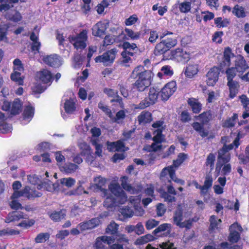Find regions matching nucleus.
Wrapping results in <instances>:
<instances>
[{"instance_id":"nucleus-6","label":"nucleus","mask_w":249,"mask_h":249,"mask_svg":"<svg viewBox=\"0 0 249 249\" xmlns=\"http://www.w3.org/2000/svg\"><path fill=\"white\" fill-rule=\"evenodd\" d=\"M108 194L111 193L118 200V202L124 204L127 200V197L124 192L121 189L119 183L111 182L108 187Z\"/></svg>"},{"instance_id":"nucleus-56","label":"nucleus","mask_w":249,"mask_h":249,"mask_svg":"<svg viewBox=\"0 0 249 249\" xmlns=\"http://www.w3.org/2000/svg\"><path fill=\"white\" fill-rule=\"evenodd\" d=\"M210 229L211 230H214L218 228V225L221 222V219L217 218L214 216L212 215L210 217Z\"/></svg>"},{"instance_id":"nucleus-21","label":"nucleus","mask_w":249,"mask_h":249,"mask_svg":"<svg viewBox=\"0 0 249 249\" xmlns=\"http://www.w3.org/2000/svg\"><path fill=\"white\" fill-rule=\"evenodd\" d=\"M129 202L134 206L135 214L136 216H141L144 213V210L139 206L141 198L139 196H132L129 198Z\"/></svg>"},{"instance_id":"nucleus-25","label":"nucleus","mask_w":249,"mask_h":249,"mask_svg":"<svg viewBox=\"0 0 249 249\" xmlns=\"http://www.w3.org/2000/svg\"><path fill=\"white\" fill-rule=\"evenodd\" d=\"M184 74L189 78H192L197 74L198 72V65L196 64H189L186 66L184 71Z\"/></svg>"},{"instance_id":"nucleus-39","label":"nucleus","mask_w":249,"mask_h":249,"mask_svg":"<svg viewBox=\"0 0 249 249\" xmlns=\"http://www.w3.org/2000/svg\"><path fill=\"white\" fill-rule=\"evenodd\" d=\"M188 103L192 108L194 113H198L201 110V105L198 101L195 98H191L188 100Z\"/></svg>"},{"instance_id":"nucleus-23","label":"nucleus","mask_w":249,"mask_h":249,"mask_svg":"<svg viewBox=\"0 0 249 249\" xmlns=\"http://www.w3.org/2000/svg\"><path fill=\"white\" fill-rule=\"evenodd\" d=\"M101 223L100 219L98 217L94 218L90 220L80 223L78 227L81 231H85L93 229Z\"/></svg>"},{"instance_id":"nucleus-36","label":"nucleus","mask_w":249,"mask_h":249,"mask_svg":"<svg viewBox=\"0 0 249 249\" xmlns=\"http://www.w3.org/2000/svg\"><path fill=\"white\" fill-rule=\"evenodd\" d=\"M152 120L151 114L148 111H142L138 117V121L140 124H145Z\"/></svg>"},{"instance_id":"nucleus-51","label":"nucleus","mask_w":249,"mask_h":249,"mask_svg":"<svg viewBox=\"0 0 249 249\" xmlns=\"http://www.w3.org/2000/svg\"><path fill=\"white\" fill-rule=\"evenodd\" d=\"M187 155L184 153L179 154L177 159L174 161L172 165L177 170V168L187 158Z\"/></svg>"},{"instance_id":"nucleus-26","label":"nucleus","mask_w":249,"mask_h":249,"mask_svg":"<svg viewBox=\"0 0 249 249\" xmlns=\"http://www.w3.org/2000/svg\"><path fill=\"white\" fill-rule=\"evenodd\" d=\"M122 33L124 35V39H131L133 40L139 39L141 35L140 32H135L132 29L127 28H125Z\"/></svg>"},{"instance_id":"nucleus-33","label":"nucleus","mask_w":249,"mask_h":249,"mask_svg":"<svg viewBox=\"0 0 249 249\" xmlns=\"http://www.w3.org/2000/svg\"><path fill=\"white\" fill-rule=\"evenodd\" d=\"M49 215L51 219L54 222H58L64 219L66 216V212L65 210L60 211H53L49 213Z\"/></svg>"},{"instance_id":"nucleus-8","label":"nucleus","mask_w":249,"mask_h":249,"mask_svg":"<svg viewBox=\"0 0 249 249\" xmlns=\"http://www.w3.org/2000/svg\"><path fill=\"white\" fill-rule=\"evenodd\" d=\"M117 53L116 49H111L104 53L102 55L96 57L95 61L96 63H102L104 66L110 65L113 62Z\"/></svg>"},{"instance_id":"nucleus-49","label":"nucleus","mask_w":249,"mask_h":249,"mask_svg":"<svg viewBox=\"0 0 249 249\" xmlns=\"http://www.w3.org/2000/svg\"><path fill=\"white\" fill-rule=\"evenodd\" d=\"M94 182L97 188L102 192V190L104 189L102 187L105 186L106 183V179L101 176H97L94 178Z\"/></svg>"},{"instance_id":"nucleus-53","label":"nucleus","mask_w":249,"mask_h":249,"mask_svg":"<svg viewBox=\"0 0 249 249\" xmlns=\"http://www.w3.org/2000/svg\"><path fill=\"white\" fill-rule=\"evenodd\" d=\"M11 79L19 85L23 84V79L21 78V73L19 72L13 71L11 74Z\"/></svg>"},{"instance_id":"nucleus-10","label":"nucleus","mask_w":249,"mask_h":249,"mask_svg":"<svg viewBox=\"0 0 249 249\" xmlns=\"http://www.w3.org/2000/svg\"><path fill=\"white\" fill-rule=\"evenodd\" d=\"M176 169L174 168V166L171 165L167 167H165L162 170L160 174V178L163 179L164 177H167L169 176L170 178L174 182L179 183L181 185H183L185 183L183 180L178 178L175 175V171Z\"/></svg>"},{"instance_id":"nucleus-47","label":"nucleus","mask_w":249,"mask_h":249,"mask_svg":"<svg viewBox=\"0 0 249 249\" xmlns=\"http://www.w3.org/2000/svg\"><path fill=\"white\" fill-rule=\"evenodd\" d=\"M203 125L198 122H195L192 124V126L202 137H204L208 135V132L204 130Z\"/></svg>"},{"instance_id":"nucleus-2","label":"nucleus","mask_w":249,"mask_h":249,"mask_svg":"<svg viewBox=\"0 0 249 249\" xmlns=\"http://www.w3.org/2000/svg\"><path fill=\"white\" fill-rule=\"evenodd\" d=\"M240 145L239 138H236L233 142L228 145H224L223 147L218 152L217 160L216 163L215 173L216 176L219 174L222 167L223 163H228L231 160V155L229 150L232 149L235 146V148Z\"/></svg>"},{"instance_id":"nucleus-29","label":"nucleus","mask_w":249,"mask_h":249,"mask_svg":"<svg viewBox=\"0 0 249 249\" xmlns=\"http://www.w3.org/2000/svg\"><path fill=\"white\" fill-rule=\"evenodd\" d=\"M12 126L5 122V116L0 111V134H5L11 132Z\"/></svg>"},{"instance_id":"nucleus-58","label":"nucleus","mask_w":249,"mask_h":249,"mask_svg":"<svg viewBox=\"0 0 249 249\" xmlns=\"http://www.w3.org/2000/svg\"><path fill=\"white\" fill-rule=\"evenodd\" d=\"M236 71L234 67L229 68L226 71L228 82L233 81V78L236 74Z\"/></svg>"},{"instance_id":"nucleus-64","label":"nucleus","mask_w":249,"mask_h":249,"mask_svg":"<svg viewBox=\"0 0 249 249\" xmlns=\"http://www.w3.org/2000/svg\"><path fill=\"white\" fill-rule=\"evenodd\" d=\"M168 50H169L168 49L166 48L162 40L157 44L155 47V52L160 54L164 53Z\"/></svg>"},{"instance_id":"nucleus-46","label":"nucleus","mask_w":249,"mask_h":249,"mask_svg":"<svg viewBox=\"0 0 249 249\" xmlns=\"http://www.w3.org/2000/svg\"><path fill=\"white\" fill-rule=\"evenodd\" d=\"M30 39L33 41L32 44V51L38 52L41 44L38 41V36L34 33H32L30 36Z\"/></svg>"},{"instance_id":"nucleus-12","label":"nucleus","mask_w":249,"mask_h":249,"mask_svg":"<svg viewBox=\"0 0 249 249\" xmlns=\"http://www.w3.org/2000/svg\"><path fill=\"white\" fill-rule=\"evenodd\" d=\"M171 55L173 59L182 63L186 62L190 59V53L180 48L172 51Z\"/></svg>"},{"instance_id":"nucleus-16","label":"nucleus","mask_w":249,"mask_h":249,"mask_svg":"<svg viewBox=\"0 0 249 249\" xmlns=\"http://www.w3.org/2000/svg\"><path fill=\"white\" fill-rule=\"evenodd\" d=\"M114 242L113 237L106 235L101 236L96 239L94 247L96 249H104L106 245H110Z\"/></svg>"},{"instance_id":"nucleus-41","label":"nucleus","mask_w":249,"mask_h":249,"mask_svg":"<svg viewBox=\"0 0 249 249\" xmlns=\"http://www.w3.org/2000/svg\"><path fill=\"white\" fill-rule=\"evenodd\" d=\"M232 12L238 18H243L246 16V11L245 8L239 5H236L234 7Z\"/></svg>"},{"instance_id":"nucleus-61","label":"nucleus","mask_w":249,"mask_h":249,"mask_svg":"<svg viewBox=\"0 0 249 249\" xmlns=\"http://www.w3.org/2000/svg\"><path fill=\"white\" fill-rule=\"evenodd\" d=\"M75 180L71 178H63L60 179V183L67 187H71L75 183Z\"/></svg>"},{"instance_id":"nucleus-27","label":"nucleus","mask_w":249,"mask_h":249,"mask_svg":"<svg viewBox=\"0 0 249 249\" xmlns=\"http://www.w3.org/2000/svg\"><path fill=\"white\" fill-rule=\"evenodd\" d=\"M22 219H25L22 213L18 211H14L9 213L5 219V222L10 223L11 222H16Z\"/></svg>"},{"instance_id":"nucleus-52","label":"nucleus","mask_w":249,"mask_h":249,"mask_svg":"<svg viewBox=\"0 0 249 249\" xmlns=\"http://www.w3.org/2000/svg\"><path fill=\"white\" fill-rule=\"evenodd\" d=\"M119 225L114 222H111L108 225L106 230V232L108 234H115L117 233Z\"/></svg>"},{"instance_id":"nucleus-38","label":"nucleus","mask_w":249,"mask_h":249,"mask_svg":"<svg viewBox=\"0 0 249 249\" xmlns=\"http://www.w3.org/2000/svg\"><path fill=\"white\" fill-rule=\"evenodd\" d=\"M5 16L7 19L15 22H18L20 21L22 18L20 13L17 11H12L10 12H8Z\"/></svg>"},{"instance_id":"nucleus-7","label":"nucleus","mask_w":249,"mask_h":249,"mask_svg":"<svg viewBox=\"0 0 249 249\" xmlns=\"http://www.w3.org/2000/svg\"><path fill=\"white\" fill-rule=\"evenodd\" d=\"M28 179L31 184L33 185L37 184V188L38 189L45 188L48 191L53 192L55 191L58 188L57 184L52 183L49 180L40 183L39 178L35 175L29 176Z\"/></svg>"},{"instance_id":"nucleus-19","label":"nucleus","mask_w":249,"mask_h":249,"mask_svg":"<svg viewBox=\"0 0 249 249\" xmlns=\"http://www.w3.org/2000/svg\"><path fill=\"white\" fill-rule=\"evenodd\" d=\"M108 24L105 21H100L94 25L92 28V35L96 36L102 37L105 34Z\"/></svg>"},{"instance_id":"nucleus-35","label":"nucleus","mask_w":249,"mask_h":249,"mask_svg":"<svg viewBox=\"0 0 249 249\" xmlns=\"http://www.w3.org/2000/svg\"><path fill=\"white\" fill-rule=\"evenodd\" d=\"M104 92L108 96L111 97H116V100H112V101H115L119 103L121 107H123V104L122 101V99L118 95V92L117 90L111 89H108L106 88L104 90Z\"/></svg>"},{"instance_id":"nucleus-1","label":"nucleus","mask_w":249,"mask_h":249,"mask_svg":"<svg viewBox=\"0 0 249 249\" xmlns=\"http://www.w3.org/2000/svg\"><path fill=\"white\" fill-rule=\"evenodd\" d=\"M153 73L150 71H144L143 67L139 66L133 71L131 77L138 78L134 83V87L140 91H144L151 83Z\"/></svg>"},{"instance_id":"nucleus-28","label":"nucleus","mask_w":249,"mask_h":249,"mask_svg":"<svg viewBox=\"0 0 249 249\" xmlns=\"http://www.w3.org/2000/svg\"><path fill=\"white\" fill-rule=\"evenodd\" d=\"M107 149L110 151H125V147L124 142L121 141L117 142H107Z\"/></svg>"},{"instance_id":"nucleus-43","label":"nucleus","mask_w":249,"mask_h":249,"mask_svg":"<svg viewBox=\"0 0 249 249\" xmlns=\"http://www.w3.org/2000/svg\"><path fill=\"white\" fill-rule=\"evenodd\" d=\"M212 118L210 111L204 112L197 117V119L201 122L203 124L208 123Z\"/></svg>"},{"instance_id":"nucleus-55","label":"nucleus","mask_w":249,"mask_h":249,"mask_svg":"<svg viewBox=\"0 0 249 249\" xmlns=\"http://www.w3.org/2000/svg\"><path fill=\"white\" fill-rule=\"evenodd\" d=\"M24 71V67L21 61L19 59H16L13 61V71L21 72Z\"/></svg>"},{"instance_id":"nucleus-11","label":"nucleus","mask_w":249,"mask_h":249,"mask_svg":"<svg viewBox=\"0 0 249 249\" xmlns=\"http://www.w3.org/2000/svg\"><path fill=\"white\" fill-rule=\"evenodd\" d=\"M176 89L177 84L175 81H172L166 84L160 91V96L162 100H168Z\"/></svg>"},{"instance_id":"nucleus-22","label":"nucleus","mask_w":249,"mask_h":249,"mask_svg":"<svg viewBox=\"0 0 249 249\" xmlns=\"http://www.w3.org/2000/svg\"><path fill=\"white\" fill-rule=\"evenodd\" d=\"M36 77L39 82L42 83L50 84L52 81V74L50 71L46 69H43L38 72L36 74Z\"/></svg>"},{"instance_id":"nucleus-4","label":"nucleus","mask_w":249,"mask_h":249,"mask_svg":"<svg viewBox=\"0 0 249 249\" xmlns=\"http://www.w3.org/2000/svg\"><path fill=\"white\" fill-rule=\"evenodd\" d=\"M87 31L84 30L77 35L70 36L68 39L75 49L77 50H83L87 46Z\"/></svg>"},{"instance_id":"nucleus-17","label":"nucleus","mask_w":249,"mask_h":249,"mask_svg":"<svg viewBox=\"0 0 249 249\" xmlns=\"http://www.w3.org/2000/svg\"><path fill=\"white\" fill-rule=\"evenodd\" d=\"M128 178L124 176L121 178L120 181L123 188L126 191L131 194H138L142 190V186L140 184H138L136 186H132L127 183Z\"/></svg>"},{"instance_id":"nucleus-20","label":"nucleus","mask_w":249,"mask_h":249,"mask_svg":"<svg viewBox=\"0 0 249 249\" xmlns=\"http://www.w3.org/2000/svg\"><path fill=\"white\" fill-rule=\"evenodd\" d=\"M219 71V69L215 67L209 70L207 74V83L208 85L213 86L215 85L218 81Z\"/></svg>"},{"instance_id":"nucleus-63","label":"nucleus","mask_w":249,"mask_h":249,"mask_svg":"<svg viewBox=\"0 0 249 249\" xmlns=\"http://www.w3.org/2000/svg\"><path fill=\"white\" fill-rule=\"evenodd\" d=\"M178 8L181 12L187 13L191 9V3L190 2L184 1L178 3Z\"/></svg>"},{"instance_id":"nucleus-62","label":"nucleus","mask_w":249,"mask_h":249,"mask_svg":"<svg viewBox=\"0 0 249 249\" xmlns=\"http://www.w3.org/2000/svg\"><path fill=\"white\" fill-rule=\"evenodd\" d=\"M231 171V165L229 163H223L222 168L220 172L219 175L226 176L229 175Z\"/></svg>"},{"instance_id":"nucleus-45","label":"nucleus","mask_w":249,"mask_h":249,"mask_svg":"<svg viewBox=\"0 0 249 249\" xmlns=\"http://www.w3.org/2000/svg\"><path fill=\"white\" fill-rule=\"evenodd\" d=\"M159 92L154 88H151L149 89L148 97L146 98L150 103L154 104L157 101Z\"/></svg>"},{"instance_id":"nucleus-54","label":"nucleus","mask_w":249,"mask_h":249,"mask_svg":"<svg viewBox=\"0 0 249 249\" xmlns=\"http://www.w3.org/2000/svg\"><path fill=\"white\" fill-rule=\"evenodd\" d=\"M214 23L219 28L225 27L229 24V20L227 18L223 19L222 18H217L214 19Z\"/></svg>"},{"instance_id":"nucleus-5","label":"nucleus","mask_w":249,"mask_h":249,"mask_svg":"<svg viewBox=\"0 0 249 249\" xmlns=\"http://www.w3.org/2000/svg\"><path fill=\"white\" fill-rule=\"evenodd\" d=\"M182 213L183 210L182 206L178 205L173 217V223L181 228H186L187 229H190L193 220V219H189L183 221V217Z\"/></svg>"},{"instance_id":"nucleus-9","label":"nucleus","mask_w":249,"mask_h":249,"mask_svg":"<svg viewBox=\"0 0 249 249\" xmlns=\"http://www.w3.org/2000/svg\"><path fill=\"white\" fill-rule=\"evenodd\" d=\"M41 194L35 190L34 188L26 186L24 189L20 191H15L13 194V197L25 196L28 198L35 197H39Z\"/></svg>"},{"instance_id":"nucleus-37","label":"nucleus","mask_w":249,"mask_h":249,"mask_svg":"<svg viewBox=\"0 0 249 249\" xmlns=\"http://www.w3.org/2000/svg\"><path fill=\"white\" fill-rule=\"evenodd\" d=\"M228 86L230 90V96L231 98H233L238 93L239 87V84L237 82L232 81L228 82Z\"/></svg>"},{"instance_id":"nucleus-48","label":"nucleus","mask_w":249,"mask_h":249,"mask_svg":"<svg viewBox=\"0 0 249 249\" xmlns=\"http://www.w3.org/2000/svg\"><path fill=\"white\" fill-rule=\"evenodd\" d=\"M78 166L72 163H69L65 166H62L60 167V169L61 171L64 172L66 173H71L75 171Z\"/></svg>"},{"instance_id":"nucleus-42","label":"nucleus","mask_w":249,"mask_h":249,"mask_svg":"<svg viewBox=\"0 0 249 249\" xmlns=\"http://www.w3.org/2000/svg\"><path fill=\"white\" fill-rule=\"evenodd\" d=\"M154 239L153 236L150 234L141 236L138 238L135 242L137 245H142Z\"/></svg>"},{"instance_id":"nucleus-31","label":"nucleus","mask_w":249,"mask_h":249,"mask_svg":"<svg viewBox=\"0 0 249 249\" xmlns=\"http://www.w3.org/2000/svg\"><path fill=\"white\" fill-rule=\"evenodd\" d=\"M163 122L162 121H158L152 124V127L156 129L154 132L155 140H158V139H160V136L163 137L161 134L163 128Z\"/></svg>"},{"instance_id":"nucleus-60","label":"nucleus","mask_w":249,"mask_h":249,"mask_svg":"<svg viewBox=\"0 0 249 249\" xmlns=\"http://www.w3.org/2000/svg\"><path fill=\"white\" fill-rule=\"evenodd\" d=\"M8 27L5 24H0V41L7 39L6 35Z\"/></svg>"},{"instance_id":"nucleus-14","label":"nucleus","mask_w":249,"mask_h":249,"mask_svg":"<svg viewBox=\"0 0 249 249\" xmlns=\"http://www.w3.org/2000/svg\"><path fill=\"white\" fill-rule=\"evenodd\" d=\"M116 239L120 244H113L110 246V249H131L128 240L125 235L117 234Z\"/></svg>"},{"instance_id":"nucleus-24","label":"nucleus","mask_w":249,"mask_h":249,"mask_svg":"<svg viewBox=\"0 0 249 249\" xmlns=\"http://www.w3.org/2000/svg\"><path fill=\"white\" fill-rule=\"evenodd\" d=\"M79 147L81 150V154L87 157V160L89 161H93V157L91 156V149L89 145L85 142L79 144Z\"/></svg>"},{"instance_id":"nucleus-32","label":"nucleus","mask_w":249,"mask_h":249,"mask_svg":"<svg viewBox=\"0 0 249 249\" xmlns=\"http://www.w3.org/2000/svg\"><path fill=\"white\" fill-rule=\"evenodd\" d=\"M163 140V137H160V139H158V140H155V136H154L153 138L154 142L149 146H145L144 148V149L146 150H148L149 151H157L161 148V142H162Z\"/></svg>"},{"instance_id":"nucleus-40","label":"nucleus","mask_w":249,"mask_h":249,"mask_svg":"<svg viewBox=\"0 0 249 249\" xmlns=\"http://www.w3.org/2000/svg\"><path fill=\"white\" fill-rule=\"evenodd\" d=\"M64 108L67 113H72L76 109L74 100L71 99L66 100L64 103Z\"/></svg>"},{"instance_id":"nucleus-13","label":"nucleus","mask_w":249,"mask_h":249,"mask_svg":"<svg viewBox=\"0 0 249 249\" xmlns=\"http://www.w3.org/2000/svg\"><path fill=\"white\" fill-rule=\"evenodd\" d=\"M102 195L103 196L106 197L105 200L104 202V206L107 209H112L119 206V204H122L121 203L118 202L116 197L114 198L110 194H108V191L107 189H103Z\"/></svg>"},{"instance_id":"nucleus-44","label":"nucleus","mask_w":249,"mask_h":249,"mask_svg":"<svg viewBox=\"0 0 249 249\" xmlns=\"http://www.w3.org/2000/svg\"><path fill=\"white\" fill-rule=\"evenodd\" d=\"M21 108V103L19 100L15 99L11 104V113L12 114H17L20 112Z\"/></svg>"},{"instance_id":"nucleus-59","label":"nucleus","mask_w":249,"mask_h":249,"mask_svg":"<svg viewBox=\"0 0 249 249\" xmlns=\"http://www.w3.org/2000/svg\"><path fill=\"white\" fill-rule=\"evenodd\" d=\"M245 155L246 156L242 155H240L238 156L240 163L245 164H247L249 162V144L246 147Z\"/></svg>"},{"instance_id":"nucleus-34","label":"nucleus","mask_w":249,"mask_h":249,"mask_svg":"<svg viewBox=\"0 0 249 249\" xmlns=\"http://www.w3.org/2000/svg\"><path fill=\"white\" fill-rule=\"evenodd\" d=\"M34 115V108L31 106H27L24 110L23 116V121H26L24 124L29 123Z\"/></svg>"},{"instance_id":"nucleus-30","label":"nucleus","mask_w":249,"mask_h":249,"mask_svg":"<svg viewBox=\"0 0 249 249\" xmlns=\"http://www.w3.org/2000/svg\"><path fill=\"white\" fill-rule=\"evenodd\" d=\"M173 74V70L171 66L165 65L163 66L160 71L157 74V76L160 78L162 79L164 77H169Z\"/></svg>"},{"instance_id":"nucleus-3","label":"nucleus","mask_w":249,"mask_h":249,"mask_svg":"<svg viewBox=\"0 0 249 249\" xmlns=\"http://www.w3.org/2000/svg\"><path fill=\"white\" fill-rule=\"evenodd\" d=\"M234 58L235 63V70L239 73H243L248 68L246 61L244 57L238 55L234 56V54L232 53L231 49L229 48H226L224 52V60L223 63L225 65L229 66L230 65L231 58Z\"/></svg>"},{"instance_id":"nucleus-18","label":"nucleus","mask_w":249,"mask_h":249,"mask_svg":"<svg viewBox=\"0 0 249 249\" xmlns=\"http://www.w3.org/2000/svg\"><path fill=\"white\" fill-rule=\"evenodd\" d=\"M242 230V227L235 223L233 224L230 228V233L229 236V240L231 243L237 242L240 238L239 232Z\"/></svg>"},{"instance_id":"nucleus-57","label":"nucleus","mask_w":249,"mask_h":249,"mask_svg":"<svg viewBox=\"0 0 249 249\" xmlns=\"http://www.w3.org/2000/svg\"><path fill=\"white\" fill-rule=\"evenodd\" d=\"M215 160V156L213 153L209 154L207 157L205 164L207 166H209L211 170L213 169Z\"/></svg>"},{"instance_id":"nucleus-50","label":"nucleus","mask_w":249,"mask_h":249,"mask_svg":"<svg viewBox=\"0 0 249 249\" xmlns=\"http://www.w3.org/2000/svg\"><path fill=\"white\" fill-rule=\"evenodd\" d=\"M50 235L47 232L40 233L35 239L36 243H41L46 242L50 238Z\"/></svg>"},{"instance_id":"nucleus-15","label":"nucleus","mask_w":249,"mask_h":249,"mask_svg":"<svg viewBox=\"0 0 249 249\" xmlns=\"http://www.w3.org/2000/svg\"><path fill=\"white\" fill-rule=\"evenodd\" d=\"M42 60L45 64L53 67H58L62 64L61 58L56 54L43 56Z\"/></svg>"}]
</instances>
